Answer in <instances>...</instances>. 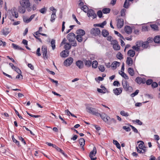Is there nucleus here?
Returning <instances> with one entry per match:
<instances>
[{
    "label": "nucleus",
    "instance_id": "nucleus-64",
    "mask_svg": "<svg viewBox=\"0 0 160 160\" xmlns=\"http://www.w3.org/2000/svg\"><path fill=\"white\" fill-rule=\"evenodd\" d=\"M153 80L151 79H148L146 82V83L147 85H150L152 82Z\"/></svg>",
    "mask_w": 160,
    "mask_h": 160
},
{
    "label": "nucleus",
    "instance_id": "nucleus-1",
    "mask_svg": "<svg viewBox=\"0 0 160 160\" xmlns=\"http://www.w3.org/2000/svg\"><path fill=\"white\" fill-rule=\"evenodd\" d=\"M122 84L124 89L126 92H132V88L131 86H129L128 83L126 80H122Z\"/></svg>",
    "mask_w": 160,
    "mask_h": 160
},
{
    "label": "nucleus",
    "instance_id": "nucleus-29",
    "mask_svg": "<svg viewBox=\"0 0 160 160\" xmlns=\"http://www.w3.org/2000/svg\"><path fill=\"white\" fill-rule=\"evenodd\" d=\"M85 142V141L84 139L82 138H80L79 140V142L81 147L82 146H84Z\"/></svg>",
    "mask_w": 160,
    "mask_h": 160
},
{
    "label": "nucleus",
    "instance_id": "nucleus-48",
    "mask_svg": "<svg viewBox=\"0 0 160 160\" xmlns=\"http://www.w3.org/2000/svg\"><path fill=\"white\" fill-rule=\"evenodd\" d=\"M132 122L133 123L136 122V123H137L138 125H142V122L139 119H136V120H132Z\"/></svg>",
    "mask_w": 160,
    "mask_h": 160
},
{
    "label": "nucleus",
    "instance_id": "nucleus-50",
    "mask_svg": "<svg viewBox=\"0 0 160 160\" xmlns=\"http://www.w3.org/2000/svg\"><path fill=\"white\" fill-rule=\"evenodd\" d=\"M117 57L118 59L121 60L123 58V56L121 53L119 52L117 55Z\"/></svg>",
    "mask_w": 160,
    "mask_h": 160
},
{
    "label": "nucleus",
    "instance_id": "nucleus-40",
    "mask_svg": "<svg viewBox=\"0 0 160 160\" xmlns=\"http://www.w3.org/2000/svg\"><path fill=\"white\" fill-rule=\"evenodd\" d=\"M55 41L54 39H52L51 41V44L52 45V50H54L55 48Z\"/></svg>",
    "mask_w": 160,
    "mask_h": 160
},
{
    "label": "nucleus",
    "instance_id": "nucleus-17",
    "mask_svg": "<svg viewBox=\"0 0 160 160\" xmlns=\"http://www.w3.org/2000/svg\"><path fill=\"white\" fill-rule=\"evenodd\" d=\"M120 64V62L117 61H114L112 63L111 67L113 69L115 70L116 69L117 66H119Z\"/></svg>",
    "mask_w": 160,
    "mask_h": 160
},
{
    "label": "nucleus",
    "instance_id": "nucleus-28",
    "mask_svg": "<svg viewBox=\"0 0 160 160\" xmlns=\"http://www.w3.org/2000/svg\"><path fill=\"white\" fill-rule=\"evenodd\" d=\"M154 41L156 43H160V36H156L154 38Z\"/></svg>",
    "mask_w": 160,
    "mask_h": 160
},
{
    "label": "nucleus",
    "instance_id": "nucleus-34",
    "mask_svg": "<svg viewBox=\"0 0 160 160\" xmlns=\"http://www.w3.org/2000/svg\"><path fill=\"white\" fill-rule=\"evenodd\" d=\"M143 43V41H138L136 42V46L139 48H140V47H142V45Z\"/></svg>",
    "mask_w": 160,
    "mask_h": 160
},
{
    "label": "nucleus",
    "instance_id": "nucleus-37",
    "mask_svg": "<svg viewBox=\"0 0 160 160\" xmlns=\"http://www.w3.org/2000/svg\"><path fill=\"white\" fill-rule=\"evenodd\" d=\"M12 139L13 141L15 142L16 144L17 145L18 147H20L21 146L19 142L18 141H17L16 139L14 137V136H13L12 137Z\"/></svg>",
    "mask_w": 160,
    "mask_h": 160
},
{
    "label": "nucleus",
    "instance_id": "nucleus-21",
    "mask_svg": "<svg viewBox=\"0 0 160 160\" xmlns=\"http://www.w3.org/2000/svg\"><path fill=\"white\" fill-rule=\"evenodd\" d=\"M124 30L126 33L130 34L132 32V28L130 26H127L125 27Z\"/></svg>",
    "mask_w": 160,
    "mask_h": 160
},
{
    "label": "nucleus",
    "instance_id": "nucleus-12",
    "mask_svg": "<svg viewBox=\"0 0 160 160\" xmlns=\"http://www.w3.org/2000/svg\"><path fill=\"white\" fill-rule=\"evenodd\" d=\"M113 91L115 95H118L122 93V88H117L114 89Z\"/></svg>",
    "mask_w": 160,
    "mask_h": 160
},
{
    "label": "nucleus",
    "instance_id": "nucleus-15",
    "mask_svg": "<svg viewBox=\"0 0 160 160\" xmlns=\"http://www.w3.org/2000/svg\"><path fill=\"white\" fill-rule=\"evenodd\" d=\"M135 81L138 84H140L141 83H144L146 82L145 78L139 77H138L136 78Z\"/></svg>",
    "mask_w": 160,
    "mask_h": 160
},
{
    "label": "nucleus",
    "instance_id": "nucleus-39",
    "mask_svg": "<svg viewBox=\"0 0 160 160\" xmlns=\"http://www.w3.org/2000/svg\"><path fill=\"white\" fill-rule=\"evenodd\" d=\"M81 9L85 12H88V10L89 9L88 7L86 5H84L81 7Z\"/></svg>",
    "mask_w": 160,
    "mask_h": 160
},
{
    "label": "nucleus",
    "instance_id": "nucleus-54",
    "mask_svg": "<svg viewBox=\"0 0 160 160\" xmlns=\"http://www.w3.org/2000/svg\"><path fill=\"white\" fill-rule=\"evenodd\" d=\"M114 33L116 34L119 37L122 38V39H123V40L125 39L124 38V37L122 36L121 34H120L119 32H118V31H114Z\"/></svg>",
    "mask_w": 160,
    "mask_h": 160
},
{
    "label": "nucleus",
    "instance_id": "nucleus-45",
    "mask_svg": "<svg viewBox=\"0 0 160 160\" xmlns=\"http://www.w3.org/2000/svg\"><path fill=\"white\" fill-rule=\"evenodd\" d=\"M47 10V8L44 7L43 8H42L39 10V11L42 13L44 14L46 13Z\"/></svg>",
    "mask_w": 160,
    "mask_h": 160
},
{
    "label": "nucleus",
    "instance_id": "nucleus-53",
    "mask_svg": "<svg viewBox=\"0 0 160 160\" xmlns=\"http://www.w3.org/2000/svg\"><path fill=\"white\" fill-rule=\"evenodd\" d=\"M153 41H154V39L152 38H150V37L148 38L147 41H146V42H147L149 44V43H152Z\"/></svg>",
    "mask_w": 160,
    "mask_h": 160
},
{
    "label": "nucleus",
    "instance_id": "nucleus-5",
    "mask_svg": "<svg viewBox=\"0 0 160 160\" xmlns=\"http://www.w3.org/2000/svg\"><path fill=\"white\" fill-rule=\"evenodd\" d=\"M96 148L95 147H94L92 150L90 152L89 154V157L91 160H95L97 159L96 157L94 158V157L95 156L96 154Z\"/></svg>",
    "mask_w": 160,
    "mask_h": 160
},
{
    "label": "nucleus",
    "instance_id": "nucleus-26",
    "mask_svg": "<svg viewBox=\"0 0 160 160\" xmlns=\"http://www.w3.org/2000/svg\"><path fill=\"white\" fill-rule=\"evenodd\" d=\"M151 28L154 31H159V28L156 24H151L150 25Z\"/></svg>",
    "mask_w": 160,
    "mask_h": 160
},
{
    "label": "nucleus",
    "instance_id": "nucleus-25",
    "mask_svg": "<svg viewBox=\"0 0 160 160\" xmlns=\"http://www.w3.org/2000/svg\"><path fill=\"white\" fill-rule=\"evenodd\" d=\"M84 64L86 66L88 67H90L92 64V61L89 60H83Z\"/></svg>",
    "mask_w": 160,
    "mask_h": 160
},
{
    "label": "nucleus",
    "instance_id": "nucleus-38",
    "mask_svg": "<svg viewBox=\"0 0 160 160\" xmlns=\"http://www.w3.org/2000/svg\"><path fill=\"white\" fill-rule=\"evenodd\" d=\"M113 143L114 144L116 145V147L117 148L119 149L121 148V146L120 144L116 140H113Z\"/></svg>",
    "mask_w": 160,
    "mask_h": 160
},
{
    "label": "nucleus",
    "instance_id": "nucleus-7",
    "mask_svg": "<svg viewBox=\"0 0 160 160\" xmlns=\"http://www.w3.org/2000/svg\"><path fill=\"white\" fill-rule=\"evenodd\" d=\"M42 53L43 58L44 59H48V55L47 54V47L45 46H42Z\"/></svg>",
    "mask_w": 160,
    "mask_h": 160
},
{
    "label": "nucleus",
    "instance_id": "nucleus-62",
    "mask_svg": "<svg viewBox=\"0 0 160 160\" xmlns=\"http://www.w3.org/2000/svg\"><path fill=\"white\" fill-rule=\"evenodd\" d=\"M122 128L125 130L127 132H129L131 130L130 128L128 127L124 126L122 127Z\"/></svg>",
    "mask_w": 160,
    "mask_h": 160
},
{
    "label": "nucleus",
    "instance_id": "nucleus-20",
    "mask_svg": "<svg viewBox=\"0 0 160 160\" xmlns=\"http://www.w3.org/2000/svg\"><path fill=\"white\" fill-rule=\"evenodd\" d=\"M76 65L80 68H82L83 67V63L82 61L79 60L77 61L76 63Z\"/></svg>",
    "mask_w": 160,
    "mask_h": 160
},
{
    "label": "nucleus",
    "instance_id": "nucleus-13",
    "mask_svg": "<svg viewBox=\"0 0 160 160\" xmlns=\"http://www.w3.org/2000/svg\"><path fill=\"white\" fill-rule=\"evenodd\" d=\"M69 51L68 50H64L60 53V56L62 58H65L68 56Z\"/></svg>",
    "mask_w": 160,
    "mask_h": 160
},
{
    "label": "nucleus",
    "instance_id": "nucleus-14",
    "mask_svg": "<svg viewBox=\"0 0 160 160\" xmlns=\"http://www.w3.org/2000/svg\"><path fill=\"white\" fill-rule=\"evenodd\" d=\"M76 33L77 34V35L80 36H84L85 34V32L83 30L79 29L76 31Z\"/></svg>",
    "mask_w": 160,
    "mask_h": 160
},
{
    "label": "nucleus",
    "instance_id": "nucleus-32",
    "mask_svg": "<svg viewBox=\"0 0 160 160\" xmlns=\"http://www.w3.org/2000/svg\"><path fill=\"white\" fill-rule=\"evenodd\" d=\"M102 34L104 37H106L109 34V32L107 30L103 29L102 32Z\"/></svg>",
    "mask_w": 160,
    "mask_h": 160
},
{
    "label": "nucleus",
    "instance_id": "nucleus-44",
    "mask_svg": "<svg viewBox=\"0 0 160 160\" xmlns=\"http://www.w3.org/2000/svg\"><path fill=\"white\" fill-rule=\"evenodd\" d=\"M120 114L122 115L125 117H128L129 115V114L128 112H126L123 110L121 111Z\"/></svg>",
    "mask_w": 160,
    "mask_h": 160
},
{
    "label": "nucleus",
    "instance_id": "nucleus-46",
    "mask_svg": "<svg viewBox=\"0 0 160 160\" xmlns=\"http://www.w3.org/2000/svg\"><path fill=\"white\" fill-rule=\"evenodd\" d=\"M23 22L26 23H28L31 21L29 18H28L26 17H24L23 18Z\"/></svg>",
    "mask_w": 160,
    "mask_h": 160
},
{
    "label": "nucleus",
    "instance_id": "nucleus-63",
    "mask_svg": "<svg viewBox=\"0 0 160 160\" xmlns=\"http://www.w3.org/2000/svg\"><path fill=\"white\" fill-rule=\"evenodd\" d=\"M102 12L101 10H99L97 12V15L99 18H101L102 17Z\"/></svg>",
    "mask_w": 160,
    "mask_h": 160
},
{
    "label": "nucleus",
    "instance_id": "nucleus-61",
    "mask_svg": "<svg viewBox=\"0 0 160 160\" xmlns=\"http://www.w3.org/2000/svg\"><path fill=\"white\" fill-rule=\"evenodd\" d=\"M158 86V84L155 82H153L152 83V88H155Z\"/></svg>",
    "mask_w": 160,
    "mask_h": 160
},
{
    "label": "nucleus",
    "instance_id": "nucleus-51",
    "mask_svg": "<svg viewBox=\"0 0 160 160\" xmlns=\"http://www.w3.org/2000/svg\"><path fill=\"white\" fill-rule=\"evenodd\" d=\"M139 92V90H137L135 91V92L132 93L130 95V96L132 97H133L134 96H136V95H137L138 94Z\"/></svg>",
    "mask_w": 160,
    "mask_h": 160
},
{
    "label": "nucleus",
    "instance_id": "nucleus-56",
    "mask_svg": "<svg viewBox=\"0 0 160 160\" xmlns=\"http://www.w3.org/2000/svg\"><path fill=\"white\" fill-rule=\"evenodd\" d=\"M14 10V9H13L14 12H12V16H14L16 18H17L18 16V13L17 12H15V11Z\"/></svg>",
    "mask_w": 160,
    "mask_h": 160
},
{
    "label": "nucleus",
    "instance_id": "nucleus-11",
    "mask_svg": "<svg viewBox=\"0 0 160 160\" xmlns=\"http://www.w3.org/2000/svg\"><path fill=\"white\" fill-rule=\"evenodd\" d=\"M124 21L123 19L119 18L118 19L117 26L118 28H120L123 26Z\"/></svg>",
    "mask_w": 160,
    "mask_h": 160
},
{
    "label": "nucleus",
    "instance_id": "nucleus-43",
    "mask_svg": "<svg viewBox=\"0 0 160 160\" xmlns=\"http://www.w3.org/2000/svg\"><path fill=\"white\" fill-rule=\"evenodd\" d=\"M113 49L116 50H118L120 49V46L118 44L115 45H113Z\"/></svg>",
    "mask_w": 160,
    "mask_h": 160
},
{
    "label": "nucleus",
    "instance_id": "nucleus-31",
    "mask_svg": "<svg viewBox=\"0 0 160 160\" xmlns=\"http://www.w3.org/2000/svg\"><path fill=\"white\" fill-rule=\"evenodd\" d=\"M128 72L131 76H133L134 75V71L132 68H129L128 69Z\"/></svg>",
    "mask_w": 160,
    "mask_h": 160
},
{
    "label": "nucleus",
    "instance_id": "nucleus-42",
    "mask_svg": "<svg viewBox=\"0 0 160 160\" xmlns=\"http://www.w3.org/2000/svg\"><path fill=\"white\" fill-rule=\"evenodd\" d=\"M129 126H130L132 128L133 131L136 133H138V130L133 126L129 124H127Z\"/></svg>",
    "mask_w": 160,
    "mask_h": 160
},
{
    "label": "nucleus",
    "instance_id": "nucleus-6",
    "mask_svg": "<svg viewBox=\"0 0 160 160\" xmlns=\"http://www.w3.org/2000/svg\"><path fill=\"white\" fill-rule=\"evenodd\" d=\"M67 37L69 42H74L76 38V36L74 33L71 32L68 34Z\"/></svg>",
    "mask_w": 160,
    "mask_h": 160
},
{
    "label": "nucleus",
    "instance_id": "nucleus-18",
    "mask_svg": "<svg viewBox=\"0 0 160 160\" xmlns=\"http://www.w3.org/2000/svg\"><path fill=\"white\" fill-rule=\"evenodd\" d=\"M117 122L116 120L113 118H110L109 117H108V120L106 123L109 125L111 124L112 123H116Z\"/></svg>",
    "mask_w": 160,
    "mask_h": 160
},
{
    "label": "nucleus",
    "instance_id": "nucleus-3",
    "mask_svg": "<svg viewBox=\"0 0 160 160\" xmlns=\"http://www.w3.org/2000/svg\"><path fill=\"white\" fill-rule=\"evenodd\" d=\"M90 33L91 34L95 36H97L100 34L101 31L98 28H94L91 29L90 31Z\"/></svg>",
    "mask_w": 160,
    "mask_h": 160
},
{
    "label": "nucleus",
    "instance_id": "nucleus-23",
    "mask_svg": "<svg viewBox=\"0 0 160 160\" xmlns=\"http://www.w3.org/2000/svg\"><path fill=\"white\" fill-rule=\"evenodd\" d=\"M135 52L134 50L132 49L129 50L128 52V56L131 57H133L135 55Z\"/></svg>",
    "mask_w": 160,
    "mask_h": 160
},
{
    "label": "nucleus",
    "instance_id": "nucleus-10",
    "mask_svg": "<svg viewBox=\"0 0 160 160\" xmlns=\"http://www.w3.org/2000/svg\"><path fill=\"white\" fill-rule=\"evenodd\" d=\"M76 38L78 41L79 42H81L83 41L85 42L87 39V38L85 36H81L79 35H77Z\"/></svg>",
    "mask_w": 160,
    "mask_h": 160
},
{
    "label": "nucleus",
    "instance_id": "nucleus-60",
    "mask_svg": "<svg viewBox=\"0 0 160 160\" xmlns=\"http://www.w3.org/2000/svg\"><path fill=\"white\" fill-rule=\"evenodd\" d=\"M72 18H73V19H74L76 21V22L78 24L80 25L81 24L80 22L78 21V20H77V18H76L75 15L74 14H73L72 15Z\"/></svg>",
    "mask_w": 160,
    "mask_h": 160
},
{
    "label": "nucleus",
    "instance_id": "nucleus-9",
    "mask_svg": "<svg viewBox=\"0 0 160 160\" xmlns=\"http://www.w3.org/2000/svg\"><path fill=\"white\" fill-rule=\"evenodd\" d=\"M20 4L21 6L18 7V11L19 13H24L26 11V5H22L21 3H20Z\"/></svg>",
    "mask_w": 160,
    "mask_h": 160
},
{
    "label": "nucleus",
    "instance_id": "nucleus-2",
    "mask_svg": "<svg viewBox=\"0 0 160 160\" xmlns=\"http://www.w3.org/2000/svg\"><path fill=\"white\" fill-rule=\"evenodd\" d=\"M87 111L90 113L98 116L100 113L98 112V110L89 107H86Z\"/></svg>",
    "mask_w": 160,
    "mask_h": 160
},
{
    "label": "nucleus",
    "instance_id": "nucleus-22",
    "mask_svg": "<svg viewBox=\"0 0 160 160\" xmlns=\"http://www.w3.org/2000/svg\"><path fill=\"white\" fill-rule=\"evenodd\" d=\"M107 24V22L106 21H104L102 23L99 24H94V27H99L102 28H103L104 26Z\"/></svg>",
    "mask_w": 160,
    "mask_h": 160
},
{
    "label": "nucleus",
    "instance_id": "nucleus-49",
    "mask_svg": "<svg viewBox=\"0 0 160 160\" xmlns=\"http://www.w3.org/2000/svg\"><path fill=\"white\" fill-rule=\"evenodd\" d=\"M122 77L124 78L125 79H129L128 77L124 72H122L121 74L119 73Z\"/></svg>",
    "mask_w": 160,
    "mask_h": 160
},
{
    "label": "nucleus",
    "instance_id": "nucleus-57",
    "mask_svg": "<svg viewBox=\"0 0 160 160\" xmlns=\"http://www.w3.org/2000/svg\"><path fill=\"white\" fill-rule=\"evenodd\" d=\"M14 70L18 74H21V70L17 67H15V68H14Z\"/></svg>",
    "mask_w": 160,
    "mask_h": 160
},
{
    "label": "nucleus",
    "instance_id": "nucleus-24",
    "mask_svg": "<svg viewBox=\"0 0 160 160\" xmlns=\"http://www.w3.org/2000/svg\"><path fill=\"white\" fill-rule=\"evenodd\" d=\"M30 0H22L20 1V3H21L22 5H27L28 6L30 5Z\"/></svg>",
    "mask_w": 160,
    "mask_h": 160
},
{
    "label": "nucleus",
    "instance_id": "nucleus-59",
    "mask_svg": "<svg viewBox=\"0 0 160 160\" xmlns=\"http://www.w3.org/2000/svg\"><path fill=\"white\" fill-rule=\"evenodd\" d=\"M56 15H51V19H50V21L52 22H53L55 21V20L56 18Z\"/></svg>",
    "mask_w": 160,
    "mask_h": 160
},
{
    "label": "nucleus",
    "instance_id": "nucleus-47",
    "mask_svg": "<svg viewBox=\"0 0 160 160\" xmlns=\"http://www.w3.org/2000/svg\"><path fill=\"white\" fill-rule=\"evenodd\" d=\"M99 70L102 72H103L105 70V68L103 65H99L98 67Z\"/></svg>",
    "mask_w": 160,
    "mask_h": 160
},
{
    "label": "nucleus",
    "instance_id": "nucleus-55",
    "mask_svg": "<svg viewBox=\"0 0 160 160\" xmlns=\"http://www.w3.org/2000/svg\"><path fill=\"white\" fill-rule=\"evenodd\" d=\"M139 142H141V143H140L138 145V148H140V149H142L143 148V144L144 142L143 141H141L138 142V143Z\"/></svg>",
    "mask_w": 160,
    "mask_h": 160
},
{
    "label": "nucleus",
    "instance_id": "nucleus-4",
    "mask_svg": "<svg viewBox=\"0 0 160 160\" xmlns=\"http://www.w3.org/2000/svg\"><path fill=\"white\" fill-rule=\"evenodd\" d=\"M87 15L88 17H91L93 19H94L97 17V15L95 13V11L91 9H90L88 10Z\"/></svg>",
    "mask_w": 160,
    "mask_h": 160
},
{
    "label": "nucleus",
    "instance_id": "nucleus-8",
    "mask_svg": "<svg viewBox=\"0 0 160 160\" xmlns=\"http://www.w3.org/2000/svg\"><path fill=\"white\" fill-rule=\"evenodd\" d=\"M73 61V60L72 58L71 57L68 58L64 61V65L66 66H69L72 63Z\"/></svg>",
    "mask_w": 160,
    "mask_h": 160
},
{
    "label": "nucleus",
    "instance_id": "nucleus-30",
    "mask_svg": "<svg viewBox=\"0 0 160 160\" xmlns=\"http://www.w3.org/2000/svg\"><path fill=\"white\" fill-rule=\"evenodd\" d=\"M72 45L69 43H67L64 46V48L65 50H68L70 49L71 48Z\"/></svg>",
    "mask_w": 160,
    "mask_h": 160
},
{
    "label": "nucleus",
    "instance_id": "nucleus-16",
    "mask_svg": "<svg viewBox=\"0 0 160 160\" xmlns=\"http://www.w3.org/2000/svg\"><path fill=\"white\" fill-rule=\"evenodd\" d=\"M99 116H100L102 119L106 123V122L107 121V120H108V118L109 116H108L105 113H102V114H100L99 115Z\"/></svg>",
    "mask_w": 160,
    "mask_h": 160
},
{
    "label": "nucleus",
    "instance_id": "nucleus-58",
    "mask_svg": "<svg viewBox=\"0 0 160 160\" xmlns=\"http://www.w3.org/2000/svg\"><path fill=\"white\" fill-rule=\"evenodd\" d=\"M148 27L147 26H143L142 27V31L145 32L148 31Z\"/></svg>",
    "mask_w": 160,
    "mask_h": 160
},
{
    "label": "nucleus",
    "instance_id": "nucleus-41",
    "mask_svg": "<svg viewBox=\"0 0 160 160\" xmlns=\"http://www.w3.org/2000/svg\"><path fill=\"white\" fill-rule=\"evenodd\" d=\"M92 67L94 68H96L98 67V63L97 61L95 60L92 62Z\"/></svg>",
    "mask_w": 160,
    "mask_h": 160
},
{
    "label": "nucleus",
    "instance_id": "nucleus-35",
    "mask_svg": "<svg viewBox=\"0 0 160 160\" xmlns=\"http://www.w3.org/2000/svg\"><path fill=\"white\" fill-rule=\"evenodd\" d=\"M8 28H5V29H4L2 30V33L3 35H7L9 33V32L8 31Z\"/></svg>",
    "mask_w": 160,
    "mask_h": 160
},
{
    "label": "nucleus",
    "instance_id": "nucleus-52",
    "mask_svg": "<svg viewBox=\"0 0 160 160\" xmlns=\"http://www.w3.org/2000/svg\"><path fill=\"white\" fill-rule=\"evenodd\" d=\"M129 2H127V0H125V2L124 4L123 7L124 8H128L129 5Z\"/></svg>",
    "mask_w": 160,
    "mask_h": 160
},
{
    "label": "nucleus",
    "instance_id": "nucleus-36",
    "mask_svg": "<svg viewBox=\"0 0 160 160\" xmlns=\"http://www.w3.org/2000/svg\"><path fill=\"white\" fill-rule=\"evenodd\" d=\"M110 10L109 8H105L102 10V12L104 14H107L110 12Z\"/></svg>",
    "mask_w": 160,
    "mask_h": 160
},
{
    "label": "nucleus",
    "instance_id": "nucleus-27",
    "mask_svg": "<svg viewBox=\"0 0 160 160\" xmlns=\"http://www.w3.org/2000/svg\"><path fill=\"white\" fill-rule=\"evenodd\" d=\"M12 47L15 49L18 50H23V49L20 47L19 46L13 43L12 44Z\"/></svg>",
    "mask_w": 160,
    "mask_h": 160
},
{
    "label": "nucleus",
    "instance_id": "nucleus-33",
    "mask_svg": "<svg viewBox=\"0 0 160 160\" xmlns=\"http://www.w3.org/2000/svg\"><path fill=\"white\" fill-rule=\"evenodd\" d=\"M149 47V44L146 41L143 42L142 47L144 49H146Z\"/></svg>",
    "mask_w": 160,
    "mask_h": 160
},
{
    "label": "nucleus",
    "instance_id": "nucleus-19",
    "mask_svg": "<svg viewBox=\"0 0 160 160\" xmlns=\"http://www.w3.org/2000/svg\"><path fill=\"white\" fill-rule=\"evenodd\" d=\"M126 62L129 66H131L133 64V61L131 57H128L127 58Z\"/></svg>",
    "mask_w": 160,
    "mask_h": 160
}]
</instances>
